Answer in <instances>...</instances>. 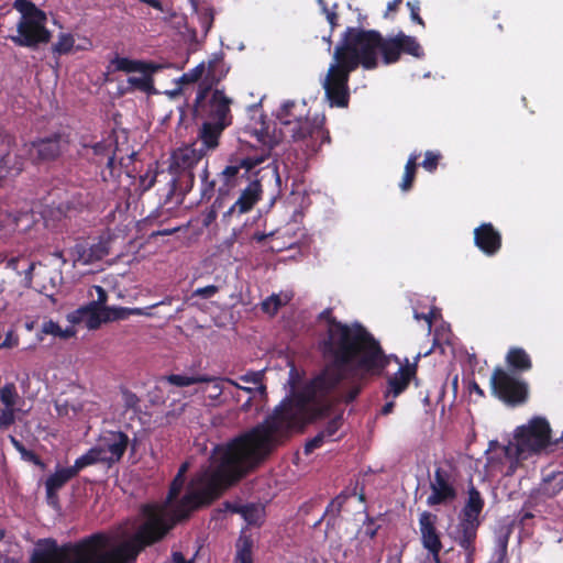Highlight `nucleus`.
Here are the masks:
<instances>
[{
	"label": "nucleus",
	"mask_w": 563,
	"mask_h": 563,
	"mask_svg": "<svg viewBox=\"0 0 563 563\" xmlns=\"http://www.w3.org/2000/svg\"><path fill=\"white\" fill-rule=\"evenodd\" d=\"M489 385L492 395L507 406H520L529 398L528 383L500 366L493 369Z\"/></svg>",
	"instance_id": "nucleus-11"
},
{
	"label": "nucleus",
	"mask_w": 563,
	"mask_h": 563,
	"mask_svg": "<svg viewBox=\"0 0 563 563\" xmlns=\"http://www.w3.org/2000/svg\"><path fill=\"white\" fill-rule=\"evenodd\" d=\"M266 156L255 155L241 159L225 166L222 172L218 174V188L217 197L214 199L216 208H223L234 196L236 188L242 184L250 180V177L255 173V167L264 163Z\"/></svg>",
	"instance_id": "nucleus-10"
},
{
	"label": "nucleus",
	"mask_w": 563,
	"mask_h": 563,
	"mask_svg": "<svg viewBox=\"0 0 563 563\" xmlns=\"http://www.w3.org/2000/svg\"><path fill=\"white\" fill-rule=\"evenodd\" d=\"M104 307H91L87 305V322L86 327L90 330L98 329L102 322H107Z\"/></svg>",
	"instance_id": "nucleus-39"
},
{
	"label": "nucleus",
	"mask_w": 563,
	"mask_h": 563,
	"mask_svg": "<svg viewBox=\"0 0 563 563\" xmlns=\"http://www.w3.org/2000/svg\"><path fill=\"white\" fill-rule=\"evenodd\" d=\"M76 477L70 467L57 468L55 473L49 475L45 481L46 499L48 504L56 505L58 503V492L71 478Z\"/></svg>",
	"instance_id": "nucleus-25"
},
{
	"label": "nucleus",
	"mask_w": 563,
	"mask_h": 563,
	"mask_svg": "<svg viewBox=\"0 0 563 563\" xmlns=\"http://www.w3.org/2000/svg\"><path fill=\"white\" fill-rule=\"evenodd\" d=\"M442 548H443V544L426 549L433 563H442L441 556H440Z\"/></svg>",
	"instance_id": "nucleus-62"
},
{
	"label": "nucleus",
	"mask_w": 563,
	"mask_h": 563,
	"mask_svg": "<svg viewBox=\"0 0 563 563\" xmlns=\"http://www.w3.org/2000/svg\"><path fill=\"white\" fill-rule=\"evenodd\" d=\"M173 563H195L194 559L187 560L184 554L179 551H175L172 553Z\"/></svg>",
	"instance_id": "nucleus-63"
},
{
	"label": "nucleus",
	"mask_w": 563,
	"mask_h": 563,
	"mask_svg": "<svg viewBox=\"0 0 563 563\" xmlns=\"http://www.w3.org/2000/svg\"><path fill=\"white\" fill-rule=\"evenodd\" d=\"M382 43V34L375 30L347 27L343 38L336 45L333 54L335 62H341L350 70L358 65L365 69H375L378 65L377 52Z\"/></svg>",
	"instance_id": "nucleus-6"
},
{
	"label": "nucleus",
	"mask_w": 563,
	"mask_h": 563,
	"mask_svg": "<svg viewBox=\"0 0 563 563\" xmlns=\"http://www.w3.org/2000/svg\"><path fill=\"white\" fill-rule=\"evenodd\" d=\"M474 244L485 255L494 256L501 249V234L490 222L482 223L474 230Z\"/></svg>",
	"instance_id": "nucleus-18"
},
{
	"label": "nucleus",
	"mask_w": 563,
	"mask_h": 563,
	"mask_svg": "<svg viewBox=\"0 0 563 563\" xmlns=\"http://www.w3.org/2000/svg\"><path fill=\"white\" fill-rule=\"evenodd\" d=\"M507 372L512 375H521L532 369L533 363L529 353L520 346H511L506 356Z\"/></svg>",
	"instance_id": "nucleus-24"
},
{
	"label": "nucleus",
	"mask_w": 563,
	"mask_h": 563,
	"mask_svg": "<svg viewBox=\"0 0 563 563\" xmlns=\"http://www.w3.org/2000/svg\"><path fill=\"white\" fill-rule=\"evenodd\" d=\"M325 440L327 439L323 437V434L321 432L316 434L312 439L307 441V443L305 444V454L308 455V454L312 453L314 450L321 448Z\"/></svg>",
	"instance_id": "nucleus-53"
},
{
	"label": "nucleus",
	"mask_w": 563,
	"mask_h": 563,
	"mask_svg": "<svg viewBox=\"0 0 563 563\" xmlns=\"http://www.w3.org/2000/svg\"><path fill=\"white\" fill-rule=\"evenodd\" d=\"M416 374L417 363L410 364L408 360H406L405 365H400L399 369L394 375L388 376L384 398H397L405 393L410 382L416 377Z\"/></svg>",
	"instance_id": "nucleus-17"
},
{
	"label": "nucleus",
	"mask_w": 563,
	"mask_h": 563,
	"mask_svg": "<svg viewBox=\"0 0 563 563\" xmlns=\"http://www.w3.org/2000/svg\"><path fill=\"white\" fill-rule=\"evenodd\" d=\"M71 254L75 262L82 265L93 264L101 261L109 254V242L100 239L98 242L92 244H89L88 242L77 243L73 247Z\"/></svg>",
	"instance_id": "nucleus-20"
},
{
	"label": "nucleus",
	"mask_w": 563,
	"mask_h": 563,
	"mask_svg": "<svg viewBox=\"0 0 563 563\" xmlns=\"http://www.w3.org/2000/svg\"><path fill=\"white\" fill-rule=\"evenodd\" d=\"M141 514L145 521L131 539L98 553L107 545L108 538L102 533H93L79 542L69 543L66 549L70 551L71 559L63 563H135L141 551L164 539L174 527V522H168L156 504L143 505Z\"/></svg>",
	"instance_id": "nucleus-2"
},
{
	"label": "nucleus",
	"mask_w": 563,
	"mask_h": 563,
	"mask_svg": "<svg viewBox=\"0 0 563 563\" xmlns=\"http://www.w3.org/2000/svg\"><path fill=\"white\" fill-rule=\"evenodd\" d=\"M286 303L287 301H283L279 295L273 294L262 301L261 309L269 316H275Z\"/></svg>",
	"instance_id": "nucleus-45"
},
{
	"label": "nucleus",
	"mask_w": 563,
	"mask_h": 563,
	"mask_svg": "<svg viewBox=\"0 0 563 563\" xmlns=\"http://www.w3.org/2000/svg\"><path fill=\"white\" fill-rule=\"evenodd\" d=\"M342 426V417L341 416H336L334 417L333 419H331L327 426L324 427L323 430H321L320 432L323 434V437L325 439H331L332 437L335 435V433L339 431V429L341 428Z\"/></svg>",
	"instance_id": "nucleus-50"
},
{
	"label": "nucleus",
	"mask_w": 563,
	"mask_h": 563,
	"mask_svg": "<svg viewBox=\"0 0 563 563\" xmlns=\"http://www.w3.org/2000/svg\"><path fill=\"white\" fill-rule=\"evenodd\" d=\"M431 494L427 498L428 506L452 503L456 496L455 476L451 466H438L430 482Z\"/></svg>",
	"instance_id": "nucleus-13"
},
{
	"label": "nucleus",
	"mask_w": 563,
	"mask_h": 563,
	"mask_svg": "<svg viewBox=\"0 0 563 563\" xmlns=\"http://www.w3.org/2000/svg\"><path fill=\"white\" fill-rule=\"evenodd\" d=\"M551 427L544 417L536 416L514 432V442L501 448L509 466L505 475L511 476L519 462L541 453L551 444Z\"/></svg>",
	"instance_id": "nucleus-5"
},
{
	"label": "nucleus",
	"mask_w": 563,
	"mask_h": 563,
	"mask_svg": "<svg viewBox=\"0 0 563 563\" xmlns=\"http://www.w3.org/2000/svg\"><path fill=\"white\" fill-rule=\"evenodd\" d=\"M563 489V474H552L543 478L539 493L548 498L556 496Z\"/></svg>",
	"instance_id": "nucleus-35"
},
{
	"label": "nucleus",
	"mask_w": 563,
	"mask_h": 563,
	"mask_svg": "<svg viewBox=\"0 0 563 563\" xmlns=\"http://www.w3.org/2000/svg\"><path fill=\"white\" fill-rule=\"evenodd\" d=\"M208 92H209V88L199 89V91L197 92L196 99H195L196 108H198L199 106H201L203 103V101L207 98Z\"/></svg>",
	"instance_id": "nucleus-64"
},
{
	"label": "nucleus",
	"mask_w": 563,
	"mask_h": 563,
	"mask_svg": "<svg viewBox=\"0 0 563 563\" xmlns=\"http://www.w3.org/2000/svg\"><path fill=\"white\" fill-rule=\"evenodd\" d=\"M322 358L325 366L319 375L277 407L262 423L233 438L229 445L218 449L216 487L222 483L230 484L247 471L257 468L273 451L278 437L295 429L302 430L308 423L327 417L331 409L328 398L344 378L380 376L387 368L385 355L377 353L366 363H362V355L354 356L343 365L334 364L325 356Z\"/></svg>",
	"instance_id": "nucleus-1"
},
{
	"label": "nucleus",
	"mask_w": 563,
	"mask_h": 563,
	"mask_svg": "<svg viewBox=\"0 0 563 563\" xmlns=\"http://www.w3.org/2000/svg\"><path fill=\"white\" fill-rule=\"evenodd\" d=\"M353 70L341 62L332 63L323 82L325 97L331 107L346 108L350 102L349 79Z\"/></svg>",
	"instance_id": "nucleus-12"
},
{
	"label": "nucleus",
	"mask_w": 563,
	"mask_h": 563,
	"mask_svg": "<svg viewBox=\"0 0 563 563\" xmlns=\"http://www.w3.org/2000/svg\"><path fill=\"white\" fill-rule=\"evenodd\" d=\"M437 515L423 511L419 516L420 541L423 549L442 545L441 532L437 528Z\"/></svg>",
	"instance_id": "nucleus-22"
},
{
	"label": "nucleus",
	"mask_w": 563,
	"mask_h": 563,
	"mask_svg": "<svg viewBox=\"0 0 563 563\" xmlns=\"http://www.w3.org/2000/svg\"><path fill=\"white\" fill-rule=\"evenodd\" d=\"M379 526L376 525L375 518L371 517L369 515H366V518L363 522V529L361 530L364 536L368 537L371 540H373L379 530Z\"/></svg>",
	"instance_id": "nucleus-49"
},
{
	"label": "nucleus",
	"mask_w": 563,
	"mask_h": 563,
	"mask_svg": "<svg viewBox=\"0 0 563 563\" xmlns=\"http://www.w3.org/2000/svg\"><path fill=\"white\" fill-rule=\"evenodd\" d=\"M122 397H123L124 407L126 409L137 410L139 405H140V398L136 396V394L125 389L122 393Z\"/></svg>",
	"instance_id": "nucleus-54"
},
{
	"label": "nucleus",
	"mask_w": 563,
	"mask_h": 563,
	"mask_svg": "<svg viewBox=\"0 0 563 563\" xmlns=\"http://www.w3.org/2000/svg\"><path fill=\"white\" fill-rule=\"evenodd\" d=\"M484 507L485 500L482 494L474 485H471L465 504L457 516V522L449 532L450 539L462 550L464 563L475 562L478 529L482 525L481 515Z\"/></svg>",
	"instance_id": "nucleus-7"
},
{
	"label": "nucleus",
	"mask_w": 563,
	"mask_h": 563,
	"mask_svg": "<svg viewBox=\"0 0 563 563\" xmlns=\"http://www.w3.org/2000/svg\"><path fill=\"white\" fill-rule=\"evenodd\" d=\"M19 343V339L12 331L7 332L5 339L3 341H0V347H13L16 346Z\"/></svg>",
	"instance_id": "nucleus-61"
},
{
	"label": "nucleus",
	"mask_w": 563,
	"mask_h": 563,
	"mask_svg": "<svg viewBox=\"0 0 563 563\" xmlns=\"http://www.w3.org/2000/svg\"><path fill=\"white\" fill-rule=\"evenodd\" d=\"M219 291L216 285H208L206 287L197 288L192 291V297H200L202 299H210Z\"/></svg>",
	"instance_id": "nucleus-52"
},
{
	"label": "nucleus",
	"mask_w": 563,
	"mask_h": 563,
	"mask_svg": "<svg viewBox=\"0 0 563 563\" xmlns=\"http://www.w3.org/2000/svg\"><path fill=\"white\" fill-rule=\"evenodd\" d=\"M111 65L114 70L124 73H145L147 70H155L156 67L153 64L145 63L143 60L130 59L128 57H121L117 55L112 60Z\"/></svg>",
	"instance_id": "nucleus-31"
},
{
	"label": "nucleus",
	"mask_w": 563,
	"mask_h": 563,
	"mask_svg": "<svg viewBox=\"0 0 563 563\" xmlns=\"http://www.w3.org/2000/svg\"><path fill=\"white\" fill-rule=\"evenodd\" d=\"M159 383H168L177 387H188L195 384L209 383L211 378L206 375L187 376L179 374H170L162 376L158 379Z\"/></svg>",
	"instance_id": "nucleus-34"
},
{
	"label": "nucleus",
	"mask_w": 563,
	"mask_h": 563,
	"mask_svg": "<svg viewBox=\"0 0 563 563\" xmlns=\"http://www.w3.org/2000/svg\"><path fill=\"white\" fill-rule=\"evenodd\" d=\"M378 51L382 53L384 64L389 65L398 62L401 55L398 34L389 38L382 36Z\"/></svg>",
	"instance_id": "nucleus-33"
},
{
	"label": "nucleus",
	"mask_w": 563,
	"mask_h": 563,
	"mask_svg": "<svg viewBox=\"0 0 563 563\" xmlns=\"http://www.w3.org/2000/svg\"><path fill=\"white\" fill-rule=\"evenodd\" d=\"M173 178L170 179V184L173 186V190H178L180 194H188L195 184V174L194 172H186L179 174H172Z\"/></svg>",
	"instance_id": "nucleus-37"
},
{
	"label": "nucleus",
	"mask_w": 563,
	"mask_h": 563,
	"mask_svg": "<svg viewBox=\"0 0 563 563\" xmlns=\"http://www.w3.org/2000/svg\"><path fill=\"white\" fill-rule=\"evenodd\" d=\"M419 156H420L419 154L412 153L409 156V158L405 165L402 180L399 184L400 189L402 191H408L409 189H411V187L413 185V181L416 179L417 167H418L417 161H418Z\"/></svg>",
	"instance_id": "nucleus-36"
},
{
	"label": "nucleus",
	"mask_w": 563,
	"mask_h": 563,
	"mask_svg": "<svg viewBox=\"0 0 563 563\" xmlns=\"http://www.w3.org/2000/svg\"><path fill=\"white\" fill-rule=\"evenodd\" d=\"M205 156V150L196 147V144L177 148L172 154L169 172L170 174L194 172Z\"/></svg>",
	"instance_id": "nucleus-16"
},
{
	"label": "nucleus",
	"mask_w": 563,
	"mask_h": 563,
	"mask_svg": "<svg viewBox=\"0 0 563 563\" xmlns=\"http://www.w3.org/2000/svg\"><path fill=\"white\" fill-rule=\"evenodd\" d=\"M225 128L222 123L203 122L198 134V139L201 142L199 148H203L206 153L216 150L219 146V139Z\"/></svg>",
	"instance_id": "nucleus-27"
},
{
	"label": "nucleus",
	"mask_w": 563,
	"mask_h": 563,
	"mask_svg": "<svg viewBox=\"0 0 563 563\" xmlns=\"http://www.w3.org/2000/svg\"><path fill=\"white\" fill-rule=\"evenodd\" d=\"M62 140L63 136L59 133L37 137L24 145L26 155L35 165L56 161L63 152Z\"/></svg>",
	"instance_id": "nucleus-14"
},
{
	"label": "nucleus",
	"mask_w": 563,
	"mask_h": 563,
	"mask_svg": "<svg viewBox=\"0 0 563 563\" xmlns=\"http://www.w3.org/2000/svg\"><path fill=\"white\" fill-rule=\"evenodd\" d=\"M231 99L225 96L223 90L216 89L208 101L209 121L222 123L224 126L232 124Z\"/></svg>",
	"instance_id": "nucleus-21"
},
{
	"label": "nucleus",
	"mask_w": 563,
	"mask_h": 563,
	"mask_svg": "<svg viewBox=\"0 0 563 563\" xmlns=\"http://www.w3.org/2000/svg\"><path fill=\"white\" fill-rule=\"evenodd\" d=\"M229 509L242 516L250 526H261L264 522L265 509L260 504L228 505Z\"/></svg>",
	"instance_id": "nucleus-28"
},
{
	"label": "nucleus",
	"mask_w": 563,
	"mask_h": 563,
	"mask_svg": "<svg viewBox=\"0 0 563 563\" xmlns=\"http://www.w3.org/2000/svg\"><path fill=\"white\" fill-rule=\"evenodd\" d=\"M258 172H255L250 180H246V186L241 189L239 198L232 203L223 213V217H232L234 214L241 216L250 212L255 205L262 199V184L257 178Z\"/></svg>",
	"instance_id": "nucleus-15"
},
{
	"label": "nucleus",
	"mask_w": 563,
	"mask_h": 563,
	"mask_svg": "<svg viewBox=\"0 0 563 563\" xmlns=\"http://www.w3.org/2000/svg\"><path fill=\"white\" fill-rule=\"evenodd\" d=\"M509 536L510 532L507 531L496 538V555L498 563H505L507 561Z\"/></svg>",
	"instance_id": "nucleus-46"
},
{
	"label": "nucleus",
	"mask_w": 563,
	"mask_h": 563,
	"mask_svg": "<svg viewBox=\"0 0 563 563\" xmlns=\"http://www.w3.org/2000/svg\"><path fill=\"white\" fill-rule=\"evenodd\" d=\"M318 2L321 4L322 10L327 15V20H328L331 29L333 30L338 25L339 16H338L336 12L333 10H329L324 0H318Z\"/></svg>",
	"instance_id": "nucleus-59"
},
{
	"label": "nucleus",
	"mask_w": 563,
	"mask_h": 563,
	"mask_svg": "<svg viewBox=\"0 0 563 563\" xmlns=\"http://www.w3.org/2000/svg\"><path fill=\"white\" fill-rule=\"evenodd\" d=\"M103 311L106 312V320H122L128 318L130 314H141L142 311L139 308L130 309L123 307H104Z\"/></svg>",
	"instance_id": "nucleus-44"
},
{
	"label": "nucleus",
	"mask_w": 563,
	"mask_h": 563,
	"mask_svg": "<svg viewBox=\"0 0 563 563\" xmlns=\"http://www.w3.org/2000/svg\"><path fill=\"white\" fill-rule=\"evenodd\" d=\"M295 107V101H286L278 113V119L285 126V135L295 142H306V146L316 153L323 144L331 141L330 133L324 128V119L295 118L291 113Z\"/></svg>",
	"instance_id": "nucleus-8"
},
{
	"label": "nucleus",
	"mask_w": 563,
	"mask_h": 563,
	"mask_svg": "<svg viewBox=\"0 0 563 563\" xmlns=\"http://www.w3.org/2000/svg\"><path fill=\"white\" fill-rule=\"evenodd\" d=\"M92 289L97 294V299L92 300L90 302L91 307H104V305L108 300V294H107L106 289L99 285L92 286Z\"/></svg>",
	"instance_id": "nucleus-56"
},
{
	"label": "nucleus",
	"mask_w": 563,
	"mask_h": 563,
	"mask_svg": "<svg viewBox=\"0 0 563 563\" xmlns=\"http://www.w3.org/2000/svg\"><path fill=\"white\" fill-rule=\"evenodd\" d=\"M153 71L154 70H147L145 73H142L143 76L141 77L131 76L128 78V82L134 89H137L143 92H150L153 89Z\"/></svg>",
	"instance_id": "nucleus-42"
},
{
	"label": "nucleus",
	"mask_w": 563,
	"mask_h": 563,
	"mask_svg": "<svg viewBox=\"0 0 563 563\" xmlns=\"http://www.w3.org/2000/svg\"><path fill=\"white\" fill-rule=\"evenodd\" d=\"M10 442L12 443L14 449L21 454L22 460L37 466H44V463L42 462L41 457L34 451L26 449L24 444L15 437L10 435Z\"/></svg>",
	"instance_id": "nucleus-40"
},
{
	"label": "nucleus",
	"mask_w": 563,
	"mask_h": 563,
	"mask_svg": "<svg viewBox=\"0 0 563 563\" xmlns=\"http://www.w3.org/2000/svg\"><path fill=\"white\" fill-rule=\"evenodd\" d=\"M407 7L410 10V18L413 22H417L418 24L424 26V21L419 14L420 11V3L419 1H408Z\"/></svg>",
	"instance_id": "nucleus-57"
},
{
	"label": "nucleus",
	"mask_w": 563,
	"mask_h": 563,
	"mask_svg": "<svg viewBox=\"0 0 563 563\" xmlns=\"http://www.w3.org/2000/svg\"><path fill=\"white\" fill-rule=\"evenodd\" d=\"M136 153L132 152L126 156H119V150L113 151L112 155L108 157L107 169L109 170V175L111 177H120V175L124 172L125 174H130V166L134 162Z\"/></svg>",
	"instance_id": "nucleus-30"
},
{
	"label": "nucleus",
	"mask_w": 563,
	"mask_h": 563,
	"mask_svg": "<svg viewBox=\"0 0 563 563\" xmlns=\"http://www.w3.org/2000/svg\"><path fill=\"white\" fill-rule=\"evenodd\" d=\"M318 320L327 323L325 332L318 343L319 352L334 364H346L360 354L362 363H366L373 358L374 353L384 354L379 341L364 325L339 321L332 308L321 311Z\"/></svg>",
	"instance_id": "nucleus-4"
},
{
	"label": "nucleus",
	"mask_w": 563,
	"mask_h": 563,
	"mask_svg": "<svg viewBox=\"0 0 563 563\" xmlns=\"http://www.w3.org/2000/svg\"><path fill=\"white\" fill-rule=\"evenodd\" d=\"M441 159V154L432 151H427L424 154V159L421 163V166L429 173H433L437 170L439 162Z\"/></svg>",
	"instance_id": "nucleus-48"
},
{
	"label": "nucleus",
	"mask_w": 563,
	"mask_h": 563,
	"mask_svg": "<svg viewBox=\"0 0 563 563\" xmlns=\"http://www.w3.org/2000/svg\"><path fill=\"white\" fill-rule=\"evenodd\" d=\"M68 545L69 544H66L63 549H59L54 539L38 540L31 555V563H49L57 559L62 551L71 555L70 551L66 549Z\"/></svg>",
	"instance_id": "nucleus-26"
},
{
	"label": "nucleus",
	"mask_w": 563,
	"mask_h": 563,
	"mask_svg": "<svg viewBox=\"0 0 563 563\" xmlns=\"http://www.w3.org/2000/svg\"><path fill=\"white\" fill-rule=\"evenodd\" d=\"M234 563H255L254 560V540L252 536L240 533L235 541Z\"/></svg>",
	"instance_id": "nucleus-29"
},
{
	"label": "nucleus",
	"mask_w": 563,
	"mask_h": 563,
	"mask_svg": "<svg viewBox=\"0 0 563 563\" xmlns=\"http://www.w3.org/2000/svg\"><path fill=\"white\" fill-rule=\"evenodd\" d=\"M67 320L74 325L87 322V305L79 307L67 314Z\"/></svg>",
	"instance_id": "nucleus-51"
},
{
	"label": "nucleus",
	"mask_w": 563,
	"mask_h": 563,
	"mask_svg": "<svg viewBox=\"0 0 563 563\" xmlns=\"http://www.w3.org/2000/svg\"><path fill=\"white\" fill-rule=\"evenodd\" d=\"M74 44L75 38L70 33H60L58 41L52 46V51L57 55H67L73 51Z\"/></svg>",
	"instance_id": "nucleus-43"
},
{
	"label": "nucleus",
	"mask_w": 563,
	"mask_h": 563,
	"mask_svg": "<svg viewBox=\"0 0 563 563\" xmlns=\"http://www.w3.org/2000/svg\"><path fill=\"white\" fill-rule=\"evenodd\" d=\"M18 398L13 383H7L0 388V401L4 405V408H0V428H8L14 423V407Z\"/></svg>",
	"instance_id": "nucleus-23"
},
{
	"label": "nucleus",
	"mask_w": 563,
	"mask_h": 563,
	"mask_svg": "<svg viewBox=\"0 0 563 563\" xmlns=\"http://www.w3.org/2000/svg\"><path fill=\"white\" fill-rule=\"evenodd\" d=\"M107 459L103 455V451L97 446L89 449L85 454L75 460L73 466H69L75 476L78 475L84 468L97 464L106 463Z\"/></svg>",
	"instance_id": "nucleus-32"
},
{
	"label": "nucleus",
	"mask_w": 563,
	"mask_h": 563,
	"mask_svg": "<svg viewBox=\"0 0 563 563\" xmlns=\"http://www.w3.org/2000/svg\"><path fill=\"white\" fill-rule=\"evenodd\" d=\"M199 19L202 27L208 32L211 29L214 19L212 8H205L200 13Z\"/></svg>",
	"instance_id": "nucleus-55"
},
{
	"label": "nucleus",
	"mask_w": 563,
	"mask_h": 563,
	"mask_svg": "<svg viewBox=\"0 0 563 563\" xmlns=\"http://www.w3.org/2000/svg\"><path fill=\"white\" fill-rule=\"evenodd\" d=\"M349 495L344 492L339 494L334 499L330 501V504L327 506L324 515L331 514L333 517H336L340 515L343 505L349 499Z\"/></svg>",
	"instance_id": "nucleus-47"
},
{
	"label": "nucleus",
	"mask_w": 563,
	"mask_h": 563,
	"mask_svg": "<svg viewBox=\"0 0 563 563\" xmlns=\"http://www.w3.org/2000/svg\"><path fill=\"white\" fill-rule=\"evenodd\" d=\"M232 441L233 439L227 443L218 444L213 448L211 455L209 457V465L201 472V474L197 478V487L187 492L179 500H177L185 485V475L188 471V463H183L180 465L176 476L170 483L169 490L166 497V506L169 507L172 511V517H168L166 507L157 505L164 511L165 518L168 520V522H174L175 526L177 522L188 519L195 510L201 507L209 506L216 499H218L225 489L235 485L242 478H244L250 473L256 470L252 468L247 471L243 476H241L239 479L230 484L222 483L220 485H217L218 487L213 485L216 484L214 479L217 478L216 475L218 473V461L216 457L217 451L221 446L229 445Z\"/></svg>",
	"instance_id": "nucleus-3"
},
{
	"label": "nucleus",
	"mask_w": 563,
	"mask_h": 563,
	"mask_svg": "<svg viewBox=\"0 0 563 563\" xmlns=\"http://www.w3.org/2000/svg\"><path fill=\"white\" fill-rule=\"evenodd\" d=\"M60 329L62 328L57 322H54L53 320H48L43 323L42 333L51 334V335L59 338Z\"/></svg>",
	"instance_id": "nucleus-58"
},
{
	"label": "nucleus",
	"mask_w": 563,
	"mask_h": 563,
	"mask_svg": "<svg viewBox=\"0 0 563 563\" xmlns=\"http://www.w3.org/2000/svg\"><path fill=\"white\" fill-rule=\"evenodd\" d=\"M218 179L209 180V170L208 163H206L205 168L201 174V200L209 201L214 196L217 191Z\"/></svg>",
	"instance_id": "nucleus-41"
},
{
	"label": "nucleus",
	"mask_w": 563,
	"mask_h": 563,
	"mask_svg": "<svg viewBox=\"0 0 563 563\" xmlns=\"http://www.w3.org/2000/svg\"><path fill=\"white\" fill-rule=\"evenodd\" d=\"M129 441L126 433L122 431H110L101 438L97 448L103 451V455L107 459L106 463L112 464L122 459L126 451Z\"/></svg>",
	"instance_id": "nucleus-19"
},
{
	"label": "nucleus",
	"mask_w": 563,
	"mask_h": 563,
	"mask_svg": "<svg viewBox=\"0 0 563 563\" xmlns=\"http://www.w3.org/2000/svg\"><path fill=\"white\" fill-rule=\"evenodd\" d=\"M156 176V173L151 174L150 172H147L144 176H141L140 185L143 188V190H150L155 185Z\"/></svg>",
	"instance_id": "nucleus-60"
},
{
	"label": "nucleus",
	"mask_w": 563,
	"mask_h": 563,
	"mask_svg": "<svg viewBox=\"0 0 563 563\" xmlns=\"http://www.w3.org/2000/svg\"><path fill=\"white\" fill-rule=\"evenodd\" d=\"M398 40L400 43L401 53L409 54L417 58L423 57V49L416 37L406 35L404 32H399Z\"/></svg>",
	"instance_id": "nucleus-38"
},
{
	"label": "nucleus",
	"mask_w": 563,
	"mask_h": 563,
	"mask_svg": "<svg viewBox=\"0 0 563 563\" xmlns=\"http://www.w3.org/2000/svg\"><path fill=\"white\" fill-rule=\"evenodd\" d=\"M13 7L22 18L18 23V35L10 40L18 46L36 47L51 41L52 34L46 29V13L30 0H14Z\"/></svg>",
	"instance_id": "nucleus-9"
}]
</instances>
